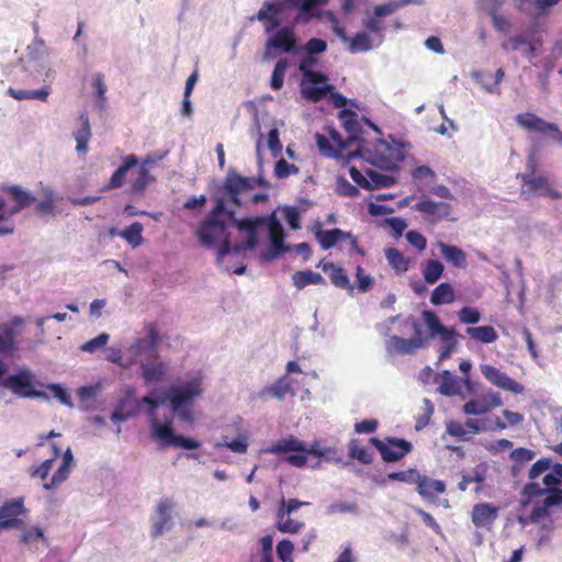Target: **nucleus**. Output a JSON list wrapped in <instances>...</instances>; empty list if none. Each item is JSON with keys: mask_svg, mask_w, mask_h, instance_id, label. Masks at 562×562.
<instances>
[{"mask_svg": "<svg viewBox=\"0 0 562 562\" xmlns=\"http://www.w3.org/2000/svg\"><path fill=\"white\" fill-rule=\"evenodd\" d=\"M267 187V181L259 178L243 177L234 169H229L223 186L213 195L214 206L201 222L196 235L204 247L220 245L216 263L225 270L224 260L232 255L231 227H236L238 218L235 217L236 207L240 205L239 194L255 187Z\"/></svg>", "mask_w": 562, "mask_h": 562, "instance_id": "obj_1", "label": "nucleus"}, {"mask_svg": "<svg viewBox=\"0 0 562 562\" xmlns=\"http://www.w3.org/2000/svg\"><path fill=\"white\" fill-rule=\"evenodd\" d=\"M530 483L524 487L527 498L544 496L542 502L547 506L562 504V464L552 463L550 458L536 461L528 473Z\"/></svg>", "mask_w": 562, "mask_h": 562, "instance_id": "obj_2", "label": "nucleus"}, {"mask_svg": "<svg viewBox=\"0 0 562 562\" xmlns=\"http://www.w3.org/2000/svg\"><path fill=\"white\" fill-rule=\"evenodd\" d=\"M204 379L205 376L201 371H194L189 373L186 380L178 381L162 391L172 413L180 420H192L191 406L205 391Z\"/></svg>", "mask_w": 562, "mask_h": 562, "instance_id": "obj_3", "label": "nucleus"}, {"mask_svg": "<svg viewBox=\"0 0 562 562\" xmlns=\"http://www.w3.org/2000/svg\"><path fill=\"white\" fill-rule=\"evenodd\" d=\"M158 394V391L154 390L148 395L140 398L138 405L147 406V416L149 419V429L150 436L155 439L160 440V447L165 446H173L179 447L187 450L198 449L201 443L200 441L186 437L183 435L176 434L171 420H167L162 423L156 415V411L160 404L165 403V395L161 393V400L156 398L155 396Z\"/></svg>", "mask_w": 562, "mask_h": 562, "instance_id": "obj_4", "label": "nucleus"}, {"mask_svg": "<svg viewBox=\"0 0 562 562\" xmlns=\"http://www.w3.org/2000/svg\"><path fill=\"white\" fill-rule=\"evenodd\" d=\"M333 448H322L318 441H314L307 446L304 441L297 439L295 436L290 435L285 438L279 439L277 442L265 449L266 453L270 454H288L283 458V461L295 468H302L306 464V454H311L318 458H324L326 461L341 462L340 458H333L329 454L333 452Z\"/></svg>", "mask_w": 562, "mask_h": 562, "instance_id": "obj_5", "label": "nucleus"}, {"mask_svg": "<svg viewBox=\"0 0 562 562\" xmlns=\"http://www.w3.org/2000/svg\"><path fill=\"white\" fill-rule=\"evenodd\" d=\"M3 191L14 202L13 205H9L4 198L0 196V236H8L12 235L15 228L12 217L35 203L36 196L16 184L5 187Z\"/></svg>", "mask_w": 562, "mask_h": 562, "instance_id": "obj_6", "label": "nucleus"}, {"mask_svg": "<svg viewBox=\"0 0 562 562\" xmlns=\"http://www.w3.org/2000/svg\"><path fill=\"white\" fill-rule=\"evenodd\" d=\"M360 155L370 165L385 170H398V164L404 159V151L395 140L378 139L372 149L360 148Z\"/></svg>", "mask_w": 562, "mask_h": 562, "instance_id": "obj_7", "label": "nucleus"}, {"mask_svg": "<svg viewBox=\"0 0 562 562\" xmlns=\"http://www.w3.org/2000/svg\"><path fill=\"white\" fill-rule=\"evenodd\" d=\"M295 13L296 7L290 0L265 1L256 18L260 22H266L265 32L271 35L282 27V19L279 15L291 21Z\"/></svg>", "mask_w": 562, "mask_h": 562, "instance_id": "obj_8", "label": "nucleus"}, {"mask_svg": "<svg viewBox=\"0 0 562 562\" xmlns=\"http://www.w3.org/2000/svg\"><path fill=\"white\" fill-rule=\"evenodd\" d=\"M34 373L26 367H21L13 374L0 381V386L11 390L15 395L24 398L48 400L49 396L43 391H36L33 386Z\"/></svg>", "mask_w": 562, "mask_h": 562, "instance_id": "obj_9", "label": "nucleus"}, {"mask_svg": "<svg viewBox=\"0 0 562 562\" xmlns=\"http://www.w3.org/2000/svg\"><path fill=\"white\" fill-rule=\"evenodd\" d=\"M328 48L327 42L323 38L312 37L306 43L301 44L293 54L299 56L297 69L302 76L318 72L316 69L321 65L319 55Z\"/></svg>", "mask_w": 562, "mask_h": 562, "instance_id": "obj_10", "label": "nucleus"}, {"mask_svg": "<svg viewBox=\"0 0 562 562\" xmlns=\"http://www.w3.org/2000/svg\"><path fill=\"white\" fill-rule=\"evenodd\" d=\"M405 325H409L413 329V337L405 339L396 335L390 336L386 340L385 348L386 351L391 355H412L416 350L425 347V340L422 336V329L419 324L413 318L409 317L404 321Z\"/></svg>", "mask_w": 562, "mask_h": 562, "instance_id": "obj_11", "label": "nucleus"}, {"mask_svg": "<svg viewBox=\"0 0 562 562\" xmlns=\"http://www.w3.org/2000/svg\"><path fill=\"white\" fill-rule=\"evenodd\" d=\"M159 342V334L154 324L146 327V334L142 338H137L127 349V355L133 363H142V360L151 359L157 355V346Z\"/></svg>", "mask_w": 562, "mask_h": 562, "instance_id": "obj_12", "label": "nucleus"}, {"mask_svg": "<svg viewBox=\"0 0 562 562\" xmlns=\"http://www.w3.org/2000/svg\"><path fill=\"white\" fill-rule=\"evenodd\" d=\"M265 227L268 229L269 246L267 251L260 255V260L270 262L288 251V248L284 245L283 226L274 213L266 217Z\"/></svg>", "mask_w": 562, "mask_h": 562, "instance_id": "obj_13", "label": "nucleus"}, {"mask_svg": "<svg viewBox=\"0 0 562 562\" xmlns=\"http://www.w3.org/2000/svg\"><path fill=\"white\" fill-rule=\"evenodd\" d=\"M49 56V49L43 38L35 35L32 43L26 46L25 55L20 59L24 70L33 66L37 72L44 71L45 79L52 75V69L47 66L46 59Z\"/></svg>", "mask_w": 562, "mask_h": 562, "instance_id": "obj_14", "label": "nucleus"}, {"mask_svg": "<svg viewBox=\"0 0 562 562\" xmlns=\"http://www.w3.org/2000/svg\"><path fill=\"white\" fill-rule=\"evenodd\" d=\"M328 81V76L322 71L302 76L300 83L302 98L311 102L321 101L330 90H334V86Z\"/></svg>", "mask_w": 562, "mask_h": 562, "instance_id": "obj_15", "label": "nucleus"}, {"mask_svg": "<svg viewBox=\"0 0 562 562\" xmlns=\"http://www.w3.org/2000/svg\"><path fill=\"white\" fill-rule=\"evenodd\" d=\"M291 24L284 25L279 29L277 32L272 33L268 36L266 42V55L265 58H270L269 50L276 49L282 53L294 54L296 49L300 47L297 36L295 34V26L293 23V16L291 18Z\"/></svg>", "mask_w": 562, "mask_h": 562, "instance_id": "obj_16", "label": "nucleus"}, {"mask_svg": "<svg viewBox=\"0 0 562 562\" xmlns=\"http://www.w3.org/2000/svg\"><path fill=\"white\" fill-rule=\"evenodd\" d=\"M369 441L380 452L382 460L387 463L402 460L413 449L412 443L403 438L387 437L383 441L372 437Z\"/></svg>", "mask_w": 562, "mask_h": 562, "instance_id": "obj_17", "label": "nucleus"}, {"mask_svg": "<svg viewBox=\"0 0 562 562\" xmlns=\"http://www.w3.org/2000/svg\"><path fill=\"white\" fill-rule=\"evenodd\" d=\"M175 503L170 498H162L157 504L156 510L150 518V537L158 538L172 530L175 526L173 512Z\"/></svg>", "mask_w": 562, "mask_h": 562, "instance_id": "obj_18", "label": "nucleus"}, {"mask_svg": "<svg viewBox=\"0 0 562 562\" xmlns=\"http://www.w3.org/2000/svg\"><path fill=\"white\" fill-rule=\"evenodd\" d=\"M521 194L526 198L532 195L548 196L553 200L562 199V193L550 187L548 178L542 175H521Z\"/></svg>", "mask_w": 562, "mask_h": 562, "instance_id": "obj_19", "label": "nucleus"}, {"mask_svg": "<svg viewBox=\"0 0 562 562\" xmlns=\"http://www.w3.org/2000/svg\"><path fill=\"white\" fill-rule=\"evenodd\" d=\"M516 123L524 130L529 132H537L540 134H553V139L562 145V132L560 131L558 124L550 123L541 119L540 116L526 112L520 113L515 116Z\"/></svg>", "mask_w": 562, "mask_h": 562, "instance_id": "obj_20", "label": "nucleus"}, {"mask_svg": "<svg viewBox=\"0 0 562 562\" xmlns=\"http://www.w3.org/2000/svg\"><path fill=\"white\" fill-rule=\"evenodd\" d=\"M266 217H246L236 222V228L245 232L246 239L241 245L232 247V254L238 255L241 250H254L258 245L257 231L265 227Z\"/></svg>", "mask_w": 562, "mask_h": 562, "instance_id": "obj_21", "label": "nucleus"}, {"mask_svg": "<svg viewBox=\"0 0 562 562\" xmlns=\"http://www.w3.org/2000/svg\"><path fill=\"white\" fill-rule=\"evenodd\" d=\"M412 209L427 216V221L431 223L448 218L451 213V205L442 201H434L427 195H422Z\"/></svg>", "mask_w": 562, "mask_h": 562, "instance_id": "obj_22", "label": "nucleus"}, {"mask_svg": "<svg viewBox=\"0 0 562 562\" xmlns=\"http://www.w3.org/2000/svg\"><path fill=\"white\" fill-rule=\"evenodd\" d=\"M532 498H528V502L524 504V509L518 515L517 520L522 526L526 527L529 524H538L541 525L543 529H550L552 520L550 519L549 508L543 502L532 504V508L530 513H527V508L531 505Z\"/></svg>", "mask_w": 562, "mask_h": 562, "instance_id": "obj_23", "label": "nucleus"}, {"mask_svg": "<svg viewBox=\"0 0 562 562\" xmlns=\"http://www.w3.org/2000/svg\"><path fill=\"white\" fill-rule=\"evenodd\" d=\"M481 372L488 382L499 389L512 392L514 394H521L525 391V387L520 383L508 376L506 373L502 372L496 367L491 364H482Z\"/></svg>", "mask_w": 562, "mask_h": 562, "instance_id": "obj_24", "label": "nucleus"}, {"mask_svg": "<svg viewBox=\"0 0 562 562\" xmlns=\"http://www.w3.org/2000/svg\"><path fill=\"white\" fill-rule=\"evenodd\" d=\"M23 324V317L14 316L10 322L0 325V352L11 353L16 349V328Z\"/></svg>", "mask_w": 562, "mask_h": 562, "instance_id": "obj_25", "label": "nucleus"}, {"mask_svg": "<svg viewBox=\"0 0 562 562\" xmlns=\"http://www.w3.org/2000/svg\"><path fill=\"white\" fill-rule=\"evenodd\" d=\"M498 515L496 506L490 503L476 504L472 509V522L476 528L490 530Z\"/></svg>", "mask_w": 562, "mask_h": 562, "instance_id": "obj_26", "label": "nucleus"}, {"mask_svg": "<svg viewBox=\"0 0 562 562\" xmlns=\"http://www.w3.org/2000/svg\"><path fill=\"white\" fill-rule=\"evenodd\" d=\"M142 370V378L146 384L161 381L168 372V366L158 356L142 360L139 363Z\"/></svg>", "mask_w": 562, "mask_h": 562, "instance_id": "obj_27", "label": "nucleus"}, {"mask_svg": "<svg viewBox=\"0 0 562 562\" xmlns=\"http://www.w3.org/2000/svg\"><path fill=\"white\" fill-rule=\"evenodd\" d=\"M23 498H14L0 507V530L18 524V517L24 513Z\"/></svg>", "mask_w": 562, "mask_h": 562, "instance_id": "obj_28", "label": "nucleus"}, {"mask_svg": "<svg viewBox=\"0 0 562 562\" xmlns=\"http://www.w3.org/2000/svg\"><path fill=\"white\" fill-rule=\"evenodd\" d=\"M416 490L423 499L434 503L438 494L445 493L446 483L419 473V479L416 482Z\"/></svg>", "mask_w": 562, "mask_h": 562, "instance_id": "obj_29", "label": "nucleus"}, {"mask_svg": "<svg viewBox=\"0 0 562 562\" xmlns=\"http://www.w3.org/2000/svg\"><path fill=\"white\" fill-rule=\"evenodd\" d=\"M505 72L498 68L494 75L483 70L472 71V78L482 86L487 93H499L497 86L503 81Z\"/></svg>", "mask_w": 562, "mask_h": 562, "instance_id": "obj_30", "label": "nucleus"}, {"mask_svg": "<svg viewBox=\"0 0 562 562\" xmlns=\"http://www.w3.org/2000/svg\"><path fill=\"white\" fill-rule=\"evenodd\" d=\"M437 247L439 248L443 259L450 265H452L454 268H467V254L461 248L454 245H448L443 241H438Z\"/></svg>", "mask_w": 562, "mask_h": 562, "instance_id": "obj_31", "label": "nucleus"}, {"mask_svg": "<svg viewBox=\"0 0 562 562\" xmlns=\"http://www.w3.org/2000/svg\"><path fill=\"white\" fill-rule=\"evenodd\" d=\"M436 382L439 383L437 391L441 395L454 396L461 393L462 380L448 370L442 371V373L436 378Z\"/></svg>", "mask_w": 562, "mask_h": 562, "instance_id": "obj_32", "label": "nucleus"}, {"mask_svg": "<svg viewBox=\"0 0 562 562\" xmlns=\"http://www.w3.org/2000/svg\"><path fill=\"white\" fill-rule=\"evenodd\" d=\"M78 120L80 127L74 133V137L77 143L76 150L79 154H87L88 143L91 138V127L88 113L86 111L80 112Z\"/></svg>", "mask_w": 562, "mask_h": 562, "instance_id": "obj_33", "label": "nucleus"}, {"mask_svg": "<svg viewBox=\"0 0 562 562\" xmlns=\"http://www.w3.org/2000/svg\"><path fill=\"white\" fill-rule=\"evenodd\" d=\"M382 44H376L374 37L367 31L357 32L353 37H350L348 43V50L351 54L366 53L380 47Z\"/></svg>", "mask_w": 562, "mask_h": 562, "instance_id": "obj_34", "label": "nucleus"}, {"mask_svg": "<svg viewBox=\"0 0 562 562\" xmlns=\"http://www.w3.org/2000/svg\"><path fill=\"white\" fill-rule=\"evenodd\" d=\"M327 3H318V4H315L314 7V10H313V16L308 18V19H300L299 15L301 14V10H300V5L299 4H295L294 5L296 7V13L293 15V23L294 25H305V24H308L312 20L314 19H325L327 20L330 24H331V27L334 25H336L337 23H339L336 14L333 12V11H324L322 9V7L326 5Z\"/></svg>", "mask_w": 562, "mask_h": 562, "instance_id": "obj_35", "label": "nucleus"}, {"mask_svg": "<svg viewBox=\"0 0 562 562\" xmlns=\"http://www.w3.org/2000/svg\"><path fill=\"white\" fill-rule=\"evenodd\" d=\"M517 9L529 15H540L557 4L555 0H514Z\"/></svg>", "mask_w": 562, "mask_h": 562, "instance_id": "obj_36", "label": "nucleus"}, {"mask_svg": "<svg viewBox=\"0 0 562 562\" xmlns=\"http://www.w3.org/2000/svg\"><path fill=\"white\" fill-rule=\"evenodd\" d=\"M339 119L341 120L342 126L348 133V142H357L361 133V126L358 121V115L355 111L342 109L339 112Z\"/></svg>", "mask_w": 562, "mask_h": 562, "instance_id": "obj_37", "label": "nucleus"}, {"mask_svg": "<svg viewBox=\"0 0 562 562\" xmlns=\"http://www.w3.org/2000/svg\"><path fill=\"white\" fill-rule=\"evenodd\" d=\"M465 334L474 341L484 345L493 344L498 339V334L491 325L483 326H469L465 328Z\"/></svg>", "mask_w": 562, "mask_h": 562, "instance_id": "obj_38", "label": "nucleus"}, {"mask_svg": "<svg viewBox=\"0 0 562 562\" xmlns=\"http://www.w3.org/2000/svg\"><path fill=\"white\" fill-rule=\"evenodd\" d=\"M382 18L383 16H378L376 13L373 12V14H367L362 20L363 31L372 35L376 44H382L385 37V25Z\"/></svg>", "mask_w": 562, "mask_h": 562, "instance_id": "obj_39", "label": "nucleus"}, {"mask_svg": "<svg viewBox=\"0 0 562 562\" xmlns=\"http://www.w3.org/2000/svg\"><path fill=\"white\" fill-rule=\"evenodd\" d=\"M138 159L135 155L131 154L123 158L122 165L113 172L110 179V188H120L122 187L125 176L127 171L132 168L138 166Z\"/></svg>", "mask_w": 562, "mask_h": 562, "instance_id": "obj_40", "label": "nucleus"}, {"mask_svg": "<svg viewBox=\"0 0 562 562\" xmlns=\"http://www.w3.org/2000/svg\"><path fill=\"white\" fill-rule=\"evenodd\" d=\"M315 236L322 248L327 250L333 248L338 241L345 240V237L348 235L347 232L340 228H333L328 231L318 229Z\"/></svg>", "mask_w": 562, "mask_h": 562, "instance_id": "obj_41", "label": "nucleus"}, {"mask_svg": "<svg viewBox=\"0 0 562 562\" xmlns=\"http://www.w3.org/2000/svg\"><path fill=\"white\" fill-rule=\"evenodd\" d=\"M367 176H368V183L369 188L368 190H378L382 188H390L396 183V177L393 175H386L374 169H367Z\"/></svg>", "mask_w": 562, "mask_h": 562, "instance_id": "obj_42", "label": "nucleus"}, {"mask_svg": "<svg viewBox=\"0 0 562 562\" xmlns=\"http://www.w3.org/2000/svg\"><path fill=\"white\" fill-rule=\"evenodd\" d=\"M422 317H423L425 325L429 329L430 337H432V338L436 336L441 337L445 334L447 335V333H449L450 330L453 329V328L445 326L440 322V319L436 315V313L432 311H429V310L423 311Z\"/></svg>", "mask_w": 562, "mask_h": 562, "instance_id": "obj_43", "label": "nucleus"}, {"mask_svg": "<svg viewBox=\"0 0 562 562\" xmlns=\"http://www.w3.org/2000/svg\"><path fill=\"white\" fill-rule=\"evenodd\" d=\"M324 270L329 272L330 281L337 288L349 291L353 290V286L350 284V280L342 268L336 267L334 263L328 262L324 265Z\"/></svg>", "mask_w": 562, "mask_h": 562, "instance_id": "obj_44", "label": "nucleus"}, {"mask_svg": "<svg viewBox=\"0 0 562 562\" xmlns=\"http://www.w3.org/2000/svg\"><path fill=\"white\" fill-rule=\"evenodd\" d=\"M454 301V291L448 282L440 283L434 289L430 295V302L434 305L449 304Z\"/></svg>", "mask_w": 562, "mask_h": 562, "instance_id": "obj_45", "label": "nucleus"}, {"mask_svg": "<svg viewBox=\"0 0 562 562\" xmlns=\"http://www.w3.org/2000/svg\"><path fill=\"white\" fill-rule=\"evenodd\" d=\"M536 457V452L531 449L527 448H516L514 449L509 458L514 462L512 465L510 472L514 476H516L522 467V464L531 461Z\"/></svg>", "mask_w": 562, "mask_h": 562, "instance_id": "obj_46", "label": "nucleus"}, {"mask_svg": "<svg viewBox=\"0 0 562 562\" xmlns=\"http://www.w3.org/2000/svg\"><path fill=\"white\" fill-rule=\"evenodd\" d=\"M348 456L359 461L361 464H371L373 462V452L368 448L361 447L358 439H351L348 445Z\"/></svg>", "mask_w": 562, "mask_h": 562, "instance_id": "obj_47", "label": "nucleus"}, {"mask_svg": "<svg viewBox=\"0 0 562 562\" xmlns=\"http://www.w3.org/2000/svg\"><path fill=\"white\" fill-rule=\"evenodd\" d=\"M293 284L297 289H304L308 284H324L325 280L322 274L312 270L297 271L292 276Z\"/></svg>", "mask_w": 562, "mask_h": 562, "instance_id": "obj_48", "label": "nucleus"}, {"mask_svg": "<svg viewBox=\"0 0 562 562\" xmlns=\"http://www.w3.org/2000/svg\"><path fill=\"white\" fill-rule=\"evenodd\" d=\"M385 258L387 263L396 271V273H404L408 270L409 259L406 258L398 249L387 248L385 250Z\"/></svg>", "mask_w": 562, "mask_h": 562, "instance_id": "obj_49", "label": "nucleus"}, {"mask_svg": "<svg viewBox=\"0 0 562 562\" xmlns=\"http://www.w3.org/2000/svg\"><path fill=\"white\" fill-rule=\"evenodd\" d=\"M422 1L419 0H391L389 2H385L383 4H379L374 8V13H376L378 16H387L400 9L404 8L408 4H420Z\"/></svg>", "mask_w": 562, "mask_h": 562, "instance_id": "obj_50", "label": "nucleus"}, {"mask_svg": "<svg viewBox=\"0 0 562 562\" xmlns=\"http://www.w3.org/2000/svg\"><path fill=\"white\" fill-rule=\"evenodd\" d=\"M291 384L289 381L288 375H283L282 378L278 379L273 384L266 386L261 393L260 396H265L267 394L276 397V398H283L290 391Z\"/></svg>", "mask_w": 562, "mask_h": 562, "instance_id": "obj_51", "label": "nucleus"}, {"mask_svg": "<svg viewBox=\"0 0 562 562\" xmlns=\"http://www.w3.org/2000/svg\"><path fill=\"white\" fill-rule=\"evenodd\" d=\"M443 265L439 260L429 259L423 268V277L428 284H435L442 276Z\"/></svg>", "mask_w": 562, "mask_h": 562, "instance_id": "obj_52", "label": "nucleus"}, {"mask_svg": "<svg viewBox=\"0 0 562 562\" xmlns=\"http://www.w3.org/2000/svg\"><path fill=\"white\" fill-rule=\"evenodd\" d=\"M360 509L356 502H336L326 507V515L333 516V515H345V514H351V515H359Z\"/></svg>", "mask_w": 562, "mask_h": 562, "instance_id": "obj_53", "label": "nucleus"}, {"mask_svg": "<svg viewBox=\"0 0 562 562\" xmlns=\"http://www.w3.org/2000/svg\"><path fill=\"white\" fill-rule=\"evenodd\" d=\"M289 67L286 59H279L272 70L270 87L272 90H280L283 87L284 75Z\"/></svg>", "mask_w": 562, "mask_h": 562, "instance_id": "obj_54", "label": "nucleus"}, {"mask_svg": "<svg viewBox=\"0 0 562 562\" xmlns=\"http://www.w3.org/2000/svg\"><path fill=\"white\" fill-rule=\"evenodd\" d=\"M462 412L465 415H469V416H471V415H484V414H487L490 412V407L487 406V402L484 398V396H481L479 398H472V400L468 401L462 406Z\"/></svg>", "mask_w": 562, "mask_h": 562, "instance_id": "obj_55", "label": "nucleus"}, {"mask_svg": "<svg viewBox=\"0 0 562 562\" xmlns=\"http://www.w3.org/2000/svg\"><path fill=\"white\" fill-rule=\"evenodd\" d=\"M155 181V177L149 173L148 168L139 166L137 176L132 182V191L134 193H142L146 187Z\"/></svg>", "mask_w": 562, "mask_h": 562, "instance_id": "obj_56", "label": "nucleus"}, {"mask_svg": "<svg viewBox=\"0 0 562 562\" xmlns=\"http://www.w3.org/2000/svg\"><path fill=\"white\" fill-rule=\"evenodd\" d=\"M143 225L138 222H135L127 226L122 233L121 236L133 247H137L142 244L143 237Z\"/></svg>", "mask_w": 562, "mask_h": 562, "instance_id": "obj_57", "label": "nucleus"}, {"mask_svg": "<svg viewBox=\"0 0 562 562\" xmlns=\"http://www.w3.org/2000/svg\"><path fill=\"white\" fill-rule=\"evenodd\" d=\"M457 333L454 329L450 330L440 337L441 341L443 342V346L440 349L439 352V360L442 361L445 359H448L453 350L456 349L458 341H457Z\"/></svg>", "mask_w": 562, "mask_h": 562, "instance_id": "obj_58", "label": "nucleus"}, {"mask_svg": "<svg viewBox=\"0 0 562 562\" xmlns=\"http://www.w3.org/2000/svg\"><path fill=\"white\" fill-rule=\"evenodd\" d=\"M306 505H310V503L295 498H291L289 501L283 498L278 508L277 517L278 519L282 520L285 516H290L292 513Z\"/></svg>", "mask_w": 562, "mask_h": 562, "instance_id": "obj_59", "label": "nucleus"}, {"mask_svg": "<svg viewBox=\"0 0 562 562\" xmlns=\"http://www.w3.org/2000/svg\"><path fill=\"white\" fill-rule=\"evenodd\" d=\"M457 315L460 323L465 325H475L482 318L480 311L473 306H463L458 311Z\"/></svg>", "mask_w": 562, "mask_h": 562, "instance_id": "obj_60", "label": "nucleus"}, {"mask_svg": "<svg viewBox=\"0 0 562 562\" xmlns=\"http://www.w3.org/2000/svg\"><path fill=\"white\" fill-rule=\"evenodd\" d=\"M248 439L245 435L239 434L235 439L224 442H217L216 448L225 447L236 453H245L248 449Z\"/></svg>", "mask_w": 562, "mask_h": 562, "instance_id": "obj_61", "label": "nucleus"}, {"mask_svg": "<svg viewBox=\"0 0 562 562\" xmlns=\"http://www.w3.org/2000/svg\"><path fill=\"white\" fill-rule=\"evenodd\" d=\"M71 472V467L67 464H60L59 468L55 471L49 482L44 483L43 487L47 491L60 485L65 482Z\"/></svg>", "mask_w": 562, "mask_h": 562, "instance_id": "obj_62", "label": "nucleus"}, {"mask_svg": "<svg viewBox=\"0 0 562 562\" xmlns=\"http://www.w3.org/2000/svg\"><path fill=\"white\" fill-rule=\"evenodd\" d=\"M21 541L27 544H33L37 542L46 543V537L44 535L43 529L37 526H32L26 528L21 535Z\"/></svg>", "mask_w": 562, "mask_h": 562, "instance_id": "obj_63", "label": "nucleus"}, {"mask_svg": "<svg viewBox=\"0 0 562 562\" xmlns=\"http://www.w3.org/2000/svg\"><path fill=\"white\" fill-rule=\"evenodd\" d=\"M528 36L526 33L516 34L505 40L502 43V48L505 50H519L522 53L528 44Z\"/></svg>", "mask_w": 562, "mask_h": 562, "instance_id": "obj_64", "label": "nucleus"}]
</instances>
